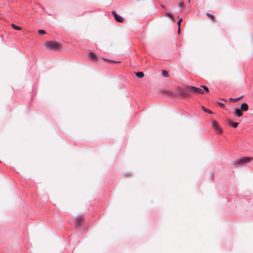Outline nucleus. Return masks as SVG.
<instances>
[{
    "instance_id": "nucleus-1",
    "label": "nucleus",
    "mask_w": 253,
    "mask_h": 253,
    "mask_svg": "<svg viewBox=\"0 0 253 253\" xmlns=\"http://www.w3.org/2000/svg\"><path fill=\"white\" fill-rule=\"evenodd\" d=\"M201 87H197L191 85H183L178 86L176 89L175 95L182 99H187L192 97V94H203L204 91L209 92V88L204 85H200Z\"/></svg>"
},
{
    "instance_id": "nucleus-2",
    "label": "nucleus",
    "mask_w": 253,
    "mask_h": 253,
    "mask_svg": "<svg viewBox=\"0 0 253 253\" xmlns=\"http://www.w3.org/2000/svg\"><path fill=\"white\" fill-rule=\"evenodd\" d=\"M46 46L50 50H56L60 48V44L56 42H46Z\"/></svg>"
},
{
    "instance_id": "nucleus-3",
    "label": "nucleus",
    "mask_w": 253,
    "mask_h": 253,
    "mask_svg": "<svg viewBox=\"0 0 253 253\" xmlns=\"http://www.w3.org/2000/svg\"><path fill=\"white\" fill-rule=\"evenodd\" d=\"M252 159L250 157H243L241 158L240 159L234 161L233 162V165H238V164H243L245 165L249 162Z\"/></svg>"
},
{
    "instance_id": "nucleus-4",
    "label": "nucleus",
    "mask_w": 253,
    "mask_h": 253,
    "mask_svg": "<svg viewBox=\"0 0 253 253\" xmlns=\"http://www.w3.org/2000/svg\"><path fill=\"white\" fill-rule=\"evenodd\" d=\"M212 126H213L214 130L217 132V133H222V129L219 127L218 123L216 121H213L212 122Z\"/></svg>"
},
{
    "instance_id": "nucleus-5",
    "label": "nucleus",
    "mask_w": 253,
    "mask_h": 253,
    "mask_svg": "<svg viewBox=\"0 0 253 253\" xmlns=\"http://www.w3.org/2000/svg\"><path fill=\"white\" fill-rule=\"evenodd\" d=\"M83 218L80 216H77L76 218V227L80 228L82 224L81 222L83 221Z\"/></svg>"
},
{
    "instance_id": "nucleus-6",
    "label": "nucleus",
    "mask_w": 253,
    "mask_h": 253,
    "mask_svg": "<svg viewBox=\"0 0 253 253\" xmlns=\"http://www.w3.org/2000/svg\"><path fill=\"white\" fill-rule=\"evenodd\" d=\"M114 17L115 19V20L119 22H122L124 21V19L123 17L119 15H118L115 12H112Z\"/></svg>"
},
{
    "instance_id": "nucleus-7",
    "label": "nucleus",
    "mask_w": 253,
    "mask_h": 253,
    "mask_svg": "<svg viewBox=\"0 0 253 253\" xmlns=\"http://www.w3.org/2000/svg\"><path fill=\"white\" fill-rule=\"evenodd\" d=\"M234 114L235 116L238 117H241L243 115V113L241 111V109L238 108L235 109Z\"/></svg>"
},
{
    "instance_id": "nucleus-8",
    "label": "nucleus",
    "mask_w": 253,
    "mask_h": 253,
    "mask_svg": "<svg viewBox=\"0 0 253 253\" xmlns=\"http://www.w3.org/2000/svg\"><path fill=\"white\" fill-rule=\"evenodd\" d=\"M240 109L244 111H247L248 110V105L246 103H244L241 104Z\"/></svg>"
},
{
    "instance_id": "nucleus-9",
    "label": "nucleus",
    "mask_w": 253,
    "mask_h": 253,
    "mask_svg": "<svg viewBox=\"0 0 253 253\" xmlns=\"http://www.w3.org/2000/svg\"><path fill=\"white\" fill-rule=\"evenodd\" d=\"M88 57L90 60H95L97 57L96 55L93 52H90L88 54Z\"/></svg>"
},
{
    "instance_id": "nucleus-10",
    "label": "nucleus",
    "mask_w": 253,
    "mask_h": 253,
    "mask_svg": "<svg viewBox=\"0 0 253 253\" xmlns=\"http://www.w3.org/2000/svg\"><path fill=\"white\" fill-rule=\"evenodd\" d=\"M229 124L230 125L234 128H236V127H237V126H238L239 125V123H237V122H233L232 121L230 120V122H229Z\"/></svg>"
},
{
    "instance_id": "nucleus-11",
    "label": "nucleus",
    "mask_w": 253,
    "mask_h": 253,
    "mask_svg": "<svg viewBox=\"0 0 253 253\" xmlns=\"http://www.w3.org/2000/svg\"><path fill=\"white\" fill-rule=\"evenodd\" d=\"M135 75L138 78H142L144 76V73L142 72L135 73Z\"/></svg>"
},
{
    "instance_id": "nucleus-12",
    "label": "nucleus",
    "mask_w": 253,
    "mask_h": 253,
    "mask_svg": "<svg viewBox=\"0 0 253 253\" xmlns=\"http://www.w3.org/2000/svg\"><path fill=\"white\" fill-rule=\"evenodd\" d=\"M244 97V95H242V96H241L239 97H237V98H230L229 99L231 101H237L238 100H239V99L242 98L243 97Z\"/></svg>"
},
{
    "instance_id": "nucleus-13",
    "label": "nucleus",
    "mask_w": 253,
    "mask_h": 253,
    "mask_svg": "<svg viewBox=\"0 0 253 253\" xmlns=\"http://www.w3.org/2000/svg\"><path fill=\"white\" fill-rule=\"evenodd\" d=\"M162 75L164 78L169 77L168 72L166 70H163L162 72Z\"/></svg>"
},
{
    "instance_id": "nucleus-14",
    "label": "nucleus",
    "mask_w": 253,
    "mask_h": 253,
    "mask_svg": "<svg viewBox=\"0 0 253 253\" xmlns=\"http://www.w3.org/2000/svg\"><path fill=\"white\" fill-rule=\"evenodd\" d=\"M202 109L203 110V111L205 112H206V113H208L209 114H212V112L211 111V110L208 109H206L205 107L204 106H202Z\"/></svg>"
},
{
    "instance_id": "nucleus-15",
    "label": "nucleus",
    "mask_w": 253,
    "mask_h": 253,
    "mask_svg": "<svg viewBox=\"0 0 253 253\" xmlns=\"http://www.w3.org/2000/svg\"><path fill=\"white\" fill-rule=\"evenodd\" d=\"M11 26L12 27L13 29L16 30H20L21 29V28L20 27H18L15 25H14V24H12L11 25Z\"/></svg>"
},
{
    "instance_id": "nucleus-16",
    "label": "nucleus",
    "mask_w": 253,
    "mask_h": 253,
    "mask_svg": "<svg viewBox=\"0 0 253 253\" xmlns=\"http://www.w3.org/2000/svg\"><path fill=\"white\" fill-rule=\"evenodd\" d=\"M166 15H167V16H168L169 18H170L172 20H173L174 19V16L172 13H169V12H167L166 13Z\"/></svg>"
},
{
    "instance_id": "nucleus-17",
    "label": "nucleus",
    "mask_w": 253,
    "mask_h": 253,
    "mask_svg": "<svg viewBox=\"0 0 253 253\" xmlns=\"http://www.w3.org/2000/svg\"><path fill=\"white\" fill-rule=\"evenodd\" d=\"M165 93L168 95L173 96L174 95V93L171 91H166Z\"/></svg>"
},
{
    "instance_id": "nucleus-18",
    "label": "nucleus",
    "mask_w": 253,
    "mask_h": 253,
    "mask_svg": "<svg viewBox=\"0 0 253 253\" xmlns=\"http://www.w3.org/2000/svg\"><path fill=\"white\" fill-rule=\"evenodd\" d=\"M38 33L40 34H41V35H43V34H45L46 33L45 31H44V30H39L38 31Z\"/></svg>"
},
{
    "instance_id": "nucleus-19",
    "label": "nucleus",
    "mask_w": 253,
    "mask_h": 253,
    "mask_svg": "<svg viewBox=\"0 0 253 253\" xmlns=\"http://www.w3.org/2000/svg\"><path fill=\"white\" fill-rule=\"evenodd\" d=\"M207 15L209 17H210V18H211V19L212 20H214V16H213V15H211V14H210V13H207Z\"/></svg>"
},
{
    "instance_id": "nucleus-20",
    "label": "nucleus",
    "mask_w": 253,
    "mask_h": 253,
    "mask_svg": "<svg viewBox=\"0 0 253 253\" xmlns=\"http://www.w3.org/2000/svg\"><path fill=\"white\" fill-rule=\"evenodd\" d=\"M182 21V18H180L177 22V25L179 27H180V24H181V22Z\"/></svg>"
},
{
    "instance_id": "nucleus-21",
    "label": "nucleus",
    "mask_w": 253,
    "mask_h": 253,
    "mask_svg": "<svg viewBox=\"0 0 253 253\" xmlns=\"http://www.w3.org/2000/svg\"><path fill=\"white\" fill-rule=\"evenodd\" d=\"M217 104H219L221 106H223L224 105V103L220 102H218Z\"/></svg>"
},
{
    "instance_id": "nucleus-22",
    "label": "nucleus",
    "mask_w": 253,
    "mask_h": 253,
    "mask_svg": "<svg viewBox=\"0 0 253 253\" xmlns=\"http://www.w3.org/2000/svg\"><path fill=\"white\" fill-rule=\"evenodd\" d=\"M178 33L179 34L180 33V27H178Z\"/></svg>"
},
{
    "instance_id": "nucleus-23",
    "label": "nucleus",
    "mask_w": 253,
    "mask_h": 253,
    "mask_svg": "<svg viewBox=\"0 0 253 253\" xmlns=\"http://www.w3.org/2000/svg\"><path fill=\"white\" fill-rule=\"evenodd\" d=\"M183 2H180L179 3V6H183Z\"/></svg>"
},
{
    "instance_id": "nucleus-24",
    "label": "nucleus",
    "mask_w": 253,
    "mask_h": 253,
    "mask_svg": "<svg viewBox=\"0 0 253 253\" xmlns=\"http://www.w3.org/2000/svg\"><path fill=\"white\" fill-rule=\"evenodd\" d=\"M221 100L224 101L225 102H226L227 101V100L225 99H224V98H222Z\"/></svg>"
},
{
    "instance_id": "nucleus-25",
    "label": "nucleus",
    "mask_w": 253,
    "mask_h": 253,
    "mask_svg": "<svg viewBox=\"0 0 253 253\" xmlns=\"http://www.w3.org/2000/svg\"><path fill=\"white\" fill-rule=\"evenodd\" d=\"M188 2L189 3L190 2V0H188Z\"/></svg>"
}]
</instances>
